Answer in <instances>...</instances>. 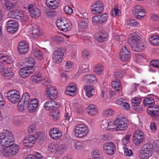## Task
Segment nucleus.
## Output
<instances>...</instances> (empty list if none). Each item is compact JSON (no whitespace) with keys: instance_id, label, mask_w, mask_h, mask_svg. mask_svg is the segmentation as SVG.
I'll use <instances>...</instances> for the list:
<instances>
[{"instance_id":"obj_30","label":"nucleus","mask_w":159,"mask_h":159,"mask_svg":"<svg viewBox=\"0 0 159 159\" xmlns=\"http://www.w3.org/2000/svg\"><path fill=\"white\" fill-rule=\"evenodd\" d=\"M148 113L151 116L157 117L159 116V107H154L152 110H148L147 111Z\"/></svg>"},{"instance_id":"obj_36","label":"nucleus","mask_w":159,"mask_h":159,"mask_svg":"<svg viewBox=\"0 0 159 159\" xmlns=\"http://www.w3.org/2000/svg\"><path fill=\"white\" fill-rule=\"evenodd\" d=\"M30 99V96L27 93H25L22 96L20 101L26 105H28Z\"/></svg>"},{"instance_id":"obj_1","label":"nucleus","mask_w":159,"mask_h":159,"mask_svg":"<svg viewBox=\"0 0 159 159\" xmlns=\"http://www.w3.org/2000/svg\"><path fill=\"white\" fill-rule=\"evenodd\" d=\"M128 42L132 50L135 52H140L145 48V44L141 41V37L135 33L129 35Z\"/></svg>"},{"instance_id":"obj_53","label":"nucleus","mask_w":159,"mask_h":159,"mask_svg":"<svg viewBox=\"0 0 159 159\" xmlns=\"http://www.w3.org/2000/svg\"><path fill=\"white\" fill-rule=\"evenodd\" d=\"M53 55H54L55 57L57 56H63L64 55V52L61 48L56 49L53 52Z\"/></svg>"},{"instance_id":"obj_3","label":"nucleus","mask_w":159,"mask_h":159,"mask_svg":"<svg viewBox=\"0 0 159 159\" xmlns=\"http://www.w3.org/2000/svg\"><path fill=\"white\" fill-rule=\"evenodd\" d=\"M0 144L3 147L7 146L14 142V138L12 133L8 130H3L0 133Z\"/></svg>"},{"instance_id":"obj_15","label":"nucleus","mask_w":159,"mask_h":159,"mask_svg":"<svg viewBox=\"0 0 159 159\" xmlns=\"http://www.w3.org/2000/svg\"><path fill=\"white\" fill-rule=\"evenodd\" d=\"M28 9L32 18H38L40 16L41 12L40 10L38 7H34L32 5H29Z\"/></svg>"},{"instance_id":"obj_31","label":"nucleus","mask_w":159,"mask_h":159,"mask_svg":"<svg viewBox=\"0 0 159 159\" xmlns=\"http://www.w3.org/2000/svg\"><path fill=\"white\" fill-rule=\"evenodd\" d=\"M114 112L112 109L108 108L104 110L102 112L103 116L105 117H108L112 116Z\"/></svg>"},{"instance_id":"obj_32","label":"nucleus","mask_w":159,"mask_h":159,"mask_svg":"<svg viewBox=\"0 0 159 159\" xmlns=\"http://www.w3.org/2000/svg\"><path fill=\"white\" fill-rule=\"evenodd\" d=\"M72 144L74 148L76 150H80L83 149L84 147L82 143L77 140H73Z\"/></svg>"},{"instance_id":"obj_54","label":"nucleus","mask_w":159,"mask_h":159,"mask_svg":"<svg viewBox=\"0 0 159 159\" xmlns=\"http://www.w3.org/2000/svg\"><path fill=\"white\" fill-rule=\"evenodd\" d=\"M139 24L138 21H136L134 19H130L128 20L127 25L129 26H136Z\"/></svg>"},{"instance_id":"obj_41","label":"nucleus","mask_w":159,"mask_h":159,"mask_svg":"<svg viewBox=\"0 0 159 159\" xmlns=\"http://www.w3.org/2000/svg\"><path fill=\"white\" fill-rule=\"evenodd\" d=\"M124 72L121 70H119L116 72L114 74L115 79L117 80H119L120 79L122 78L124 75Z\"/></svg>"},{"instance_id":"obj_5","label":"nucleus","mask_w":159,"mask_h":159,"mask_svg":"<svg viewBox=\"0 0 159 159\" xmlns=\"http://www.w3.org/2000/svg\"><path fill=\"white\" fill-rule=\"evenodd\" d=\"M153 146L149 143H147L143 145L141 149L139 155L142 159H147L152 156V154Z\"/></svg>"},{"instance_id":"obj_56","label":"nucleus","mask_w":159,"mask_h":159,"mask_svg":"<svg viewBox=\"0 0 159 159\" xmlns=\"http://www.w3.org/2000/svg\"><path fill=\"white\" fill-rule=\"evenodd\" d=\"M27 105L20 101L18 103L17 108L20 111H22L26 108Z\"/></svg>"},{"instance_id":"obj_42","label":"nucleus","mask_w":159,"mask_h":159,"mask_svg":"<svg viewBox=\"0 0 159 159\" xmlns=\"http://www.w3.org/2000/svg\"><path fill=\"white\" fill-rule=\"evenodd\" d=\"M120 80L113 81L112 83V86L115 90L119 91L120 87Z\"/></svg>"},{"instance_id":"obj_17","label":"nucleus","mask_w":159,"mask_h":159,"mask_svg":"<svg viewBox=\"0 0 159 159\" xmlns=\"http://www.w3.org/2000/svg\"><path fill=\"white\" fill-rule=\"evenodd\" d=\"M84 89L86 95L88 98H91L93 96L95 89L93 85L90 84L85 85Z\"/></svg>"},{"instance_id":"obj_23","label":"nucleus","mask_w":159,"mask_h":159,"mask_svg":"<svg viewBox=\"0 0 159 159\" xmlns=\"http://www.w3.org/2000/svg\"><path fill=\"white\" fill-rule=\"evenodd\" d=\"M2 68V74L5 76L6 79H9L13 76V73L11 68Z\"/></svg>"},{"instance_id":"obj_29","label":"nucleus","mask_w":159,"mask_h":159,"mask_svg":"<svg viewBox=\"0 0 159 159\" xmlns=\"http://www.w3.org/2000/svg\"><path fill=\"white\" fill-rule=\"evenodd\" d=\"M74 133L75 136L79 138H82L86 135L88 133V130H75Z\"/></svg>"},{"instance_id":"obj_35","label":"nucleus","mask_w":159,"mask_h":159,"mask_svg":"<svg viewBox=\"0 0 159 159\" xmlns=\"http://www.w3.org/2000/svg\"><path fill=\"white\" fill-rule=\"evenodd\" d=\"M42 79V75L40 74L34 75L31 77V80L35 83L39 82Z\"/></svg>"},{"instance_id":"obj_11","label":"nucleus","mask_w":159,"mask_h":159,"mask_svg":"<svg viewBox=\"0 0 159 159\" xmlns=\"http://www.w3.org/2000/svg\"><path fill=\"white\" fill-rule=\"evenodd\" d=\"M46 92L48 97L50 99L54 100L57 98L58 92L53 86L48 85L46 89Z\"/></svg>"},{"instance_id":"obj_22","label":"nucleus","mask_w":159,"mask_h":159,"mask_svg":"<svg viewBox=\"0 0 159 159\" xmlns=\"http://www.w3.org/2000/svg\"><path fill=\"white\" fill-rule=\"evenodd\" d=\"M18 49L20 54H24L28 51L29 46L27 43L25 41H23L19 43Z\"/></svg>"},{"instance_id":"obj_62","label":"nucleus","mask_w":159,"mask_h":159,"mask_svg":"<svg viewBox=\"0 0 159 159\" xmlns=\"http://www.w3.org/2000/svg\"><path fill=\"white\" fill-rule=\"evenodd\" d=\"M53 40L59 43H61L65 41L64 39L59 36L54 37L53 38Z\"/></svg>"},{"instance_id":"obj_2","label":"nucleus","mask_w":159,"mask_h":159,"mask_svg":"<svg viewBox=\"0 0 159 159\" xmlns=\"http://www.w3.org/2000/svg\"><path fill=\"white\" fill-rule=\"evenodd\" d=\"M38 139V142L42 143L44 139L43 134L40 132H36L33 134H30V136L26 137L23 141V144L28 147H31L34 145L36 140Z\"/></svg>"},{"instance_id":"obj_57","label":"nucleus","mask_w":159,"mask_h":159,"mask_svg":"<svg viewBox=\"0 0 159 159\" xmlns=\"http://www.w3.org/2000/svg\"><path fill=\"white\" fill-rule=\"evenodd\" d=\"M124 153L127 156H130L133 154L132 150L130 149H129L126 145H124Z\"/></svg>"},{"instance_id":"obj_10","label":"nucleus","mask_w":159,"mask_h":159,"mask_svg":"<svg viewBox=\"0 0 159 159\" xmlns=\"http://www.w3.org/2000/svg\"><path fill=\"white\" fill-rule=\"evenodd\" d=\"M133 13L138 19H141L144 16V10L143 8L140 5L134 6L133 9Z\"/></svg>"},{"instance_id":"obj_18","label":"nucleus","mask_w":159,"mask_h":159,"mask_svg":"<svg viewBox=\"0 0 159 159\" xmlns=\"http://www.w3.org/2000/svg\"><path fill=\"white\" fill-rule=\"evenodd\" d=\"M34 66H30L28 69H26L25 67H23L20 69L19 71L20 75L23 78H25L28 76L30 74L34 71V70L31 68H33Z\"/></svg>"},{"instance_id":"obj_24","label":"nucleus","mask_w":159,"mask_h":159,"mask_svg":"<svg viewBox=\"0 0 159 159\" xmlns=\"http://www.w3.org/2000/svg\"><path fill=\"white\" fill-rule=\"evenodd\" d=\"M49 134L52 139L55 140L60 139L62 136L61 132L59 130H50Z\"/></svg>"},{"instance_id":"obj_37","label":"nucleus","mask_w":159,"mask_h":159,"mask_svg":"<svg viewBox=\"0 0 159 159\" xmlns=\"http://www.w3.org/2000/svg\"><path fill=\"white\" fill-rule=\"evenodd\" d=\"M150 43L154 45H159V37L157 36H153L149 38Z\"/></svg>"},{"instance_id":"obj_61","label":"nucleus","mask_w":159,"mask_h":159,"mask_svg":"<svg viewBox=\"0 0 159 159\" xmlns=\"http://www.w3.org/2000/svg\"><path fill=\"white\" fill-rule=\"evenodd\" d=\"M120 11L118 8H114L112 9L111 12V15L113 16H119L120 13Z\"/></svg>"},{"instance_id":"obj_58","label":"nucleus","mask_w":159,"mask_h":159,"mask_svg":"<svg viewBox=\"0 0 159 159\" xmlns=\"http://www.w3.org/2000/svg\"><path fill=\"white\" fill-rule=\"evenodd\" d=\"M38 106L35 105H33L32 104H29L28 107V110L30 113L35 112L37 110Z\"/></svg>"},{"instance_id":"obj_60","label":"nucleus","mask_w":159,"mask_h":159,"mask_svg":"<svg viewBox=\"0 0 159 159\" xmlns=\"http://www.w3.org/2000/svg\"><path fill=\"white\" fill-rule=\"evenodd\" d=\"M109 122L106 120H102L100 124V126L102 129H108V126Z\"/></svg>"},{"instance_id":"obj_21","label":"nucleus","mask_w":159,"mask_h":159,"mask_svg":"<svg viewBox=\"0 0 159 159\" xmlns=\"http://www.w3.org/2000/svg\"><path fill=\"white\" fill-rule=\"evenodd\" d=\"M5 1L4 3L7 10H12L17 8V0H5Z\"/></svg>"},{"instance_id":"obj_9","label":"nucleus","mask_w":159,"mask_h":159,"mask_svg":"<svg viewBox=\"0 0 159 159\" xmlns=\"http://www.w3.org/2000/svg\"><path fill=\"white\" fill-rule=\"evenodd\" d=\"M103 4L101 1L96 2L91 6L92 13L94 14L101 13L103 11Z\"/></svg>"},{"instance_id":"obj_8","label":"nucleus","mask_w":159,"mask_h":159,"mask_svg":"<svg viewBox=\"0 0 159 159\" xmlns=\"http://www.w3.org/2000/svg\"><path fill=\"white\" fill-rule=\"evenodd\" d=\"M56 24L60 30L64 31H69L71 29L70 24L61 18L57 19Z\"/></svg>"},{"instance_id":"obj_59","label":"nucleus","mask_w":159,"mask_h":159,"mask_svg":"<svg viewBox=\"0 0 159 159\" xmlns=\"http://www.w3.org/2000/svg\"><path fill=\"white\" fill-rule=\"evenodd\" d=\"M143 139L133 136V142L136 145H139L143 142Z\"/></svg>"},{"instance_id":"obj_27","label":"nucleus","mask_w":159,"mask_h":159,"mask_svg":"<svg viewBox=\"0 0 159 159\" xmlns=\"http://www.w3.org/2000/svg\"><path fill=\"white\" fill-rule=\"evenodd\" d=\"M144 105L148 108L153 107L155 104V101L152 98H146L143 102Z\"/></svg>"},{"instance_id":"obj_28","label":"nucleus","mask_w":159,"mask_h":159,"mask_svg":"<svg viewBox=\"0 0 159 159\" xmlns=\"http://www.w3.org/2000/svg\"><path fill=\"white\" fill-rule=\"evenodd\" d=\"M55 102L53 101H47L44 104V107L45 109L47 111L53 110L54 108Z\"/></svg>"},{"instance_id":"obj_52","label":"nucleus","mask_w":159,"mask_h":159,"mask_svg":"<svg viewBox=\"0 0 159 159\" xmlns=\"http://www.w3.org/2000/svg\"><path fill=\"white\" fill-rule=\"evenodd\" d=\"M98 16L101 24L104 23L108 19V15L106 14H103L102 15H99Z\"/></svg>"},{"instance_id":"obj_43","label":"nucleus","mask_w":159,"mask_h":159,"mask_svg":"<svg viewBox=\"0 0 159 159\" xmlns=\"http://www.w3.org/2000/svg\"><path fill=\"white\" fill-rule=\"evenodd\" d=\"M57 145L55 143H51L49 144L48 148L49 151L52 153L57 152Z\"/></svg>"},{"instance_id":"obj_46","label":"nucleus","mask_w":159,"mask_h":159,"mask_svg":"<svg viewBox=\"0 0 159 159\" xmlns=\"http://www.w3.org/2000/svg\"><path fill=\"white\" fill-rule=\"evenodd\" d=\"M32 34H33V37L34 39H37L39 36H40L42 34L41 33L39 30L38 28L33 29L32 30Z\"/></svg>"},{"instance_id":"obj_26","label":"nucleus","mask_w":159,"mask_h":159,"mask_svg":"<svg viewBox=\"0 0 159 159\" xmlns=\"http://www.w3.org/2000/svg\"><path fill=\"white\" fill-rule=\"evenodd\" d=\"M88 114L91 116L96 115L98 113L97 109L96 106L90 104L87 107Z\"/></svg>"},{"instance_id":"obj_49","label":"nucleus","mask_w":159,"mask_h":159,"mask_svg":"<svg viewBox=\"0 0 159 159\" xmlns=\"http://www.w3.org/2000/svg\"><path fill=\"white\" fill-rule=\"evenodd\" d=\"M63 56H60L57 55L55 57L54 55H53V62L56 64H59L61 62L62 57Z\"/></svg>"},{"instance_id":"obj_55","label":"nucleus","mask_w":159,"mask_h":159,"mask_svg":"<svg viewBox=\"0 0 159 159\" xmlns=\"http://www.w3.org/2000/svg\"><path fill=\"white\" fill-rule=\"evenodd\" d=\"M141 101V99L135 97L132 100V104L134 106H138Z\"/></svg>"},{"instance_id":"obj_7","label":"nucleus","mask_w":159,"mask_h":159,"mask_svg":"<svg viewBox=\"0 0 159 159\" xmlns=\"http://www.w3.org/2000/svg\"><path fill=\"white\" fill-rule=\"evenodd\" d=\"M7 99L13 103L18 102L20 99L19 92L15 90L9 91L7 93Z\"/></svg>"},{"instance_id":"obj_44","label":"nucleus","mask_w":159,"mask_h":159,"mask_svg":"<svg viewBox=\"0 0 159 159\" xmlns=\"http://www.w3.org/2000/svg\"><path fill=\"white\" fill-rule=\"evenodd\" d=\"M34 57L37 59L41 60L42 58V54L41 51L38 49H35L33 52Z\"/></svg>"},{"instance_id":"obj_25","label":"nucleus","mask_w":159,"mask_h":159,"mask_svg":"<svg viewBox=\"0 0 159 159\" xmlns=\"http://www.w3.org/2000/svg\"><path fill=\"white\" fill-rule=\"evenodd\" d=\"M59 0H46V4L51 9H55L59 5Z\"/></svg>"},{"instance_id":"obj_13","label":"nucleus","mask_w":159,"mask_h":159,"mask_svg":"<svg viewBox=\"0 0 159 159\" xmlns=\"http://www.w3.org/2000/svg\"><path fill=\"white\" fill-rule=\"evenodd\" d=\"M7 16L9 18L22 19L24 18L23 12L20 10L15 9L9 12Z\"/></svg>"},{"instance_id":"obj_39","label":"nucleus","mask_w":159,"mask_h":159,"mask_svg":"<svg viewBox=\"0 0 159 159\" xmlns=\"http://www.w3.org/2000/svg\"><path fill=\"white\" fill-rule=\"evenodd\" d=\"M99 32L101 33V35L99 36L97 40L99 42H102L104 41L107 37V34L106 33L102 30V31H99Z\"/></svg>"},{"instance_id":"obj_47","label":"nucleus","mask_w":159,"mask_h":159,"mask_svg":"<svg viewBox=\"0 0 159 159\" xmlns=\"http://www.w3.org/2000/svg\"><path fill=\"white\" fill-rule=\"evenodd\" d=\"M133 136L136 138H141L143 139L144 135L143 131L141 130H135Z\"/></svg>"},{"instance_id":"obj_34","label":"nucleus","mask_w":159,"mask_h":159,"mask_svg":"<svg viewBox=\"0 0 159 159\" xmlns=\"http://www.w3.org/2000/svg\"><path fill=\"white\" fill-rule=\"evenodd\" d=\"M50 112V115L54 120H57L58 117L59 113L57 107L52 110Z\"/></svg>"},{"instance_id":"obj_64","label":"nucleus","mask_w":159,"mask_h":159,"mask_svg":"<svg viewBox=\"0 0 159 159\" xmlns=\"http://www.w3.org/2000/svg\"><path fill=\"white\" fill-rule=\"evenodd\" d=\"M26 63L29 64L33 65L35 63L34 59L31 57H30L26 58Z\"/></svg>"},{"instance_id":"obj_40","label":"nucleus","mask_w":159,"mask_h":159,"mask_svg":"<svg viewBox=\"0 0 159 159\" xmlns=\"http://www.w3.org/2000/svg\"><path fill=\"white\" fill-rule=\"evenodd\" d=\"M104 70V68L100 64L96 65L94 67V72L98 74H101Z\"/></svg>"},{"instance_id":"obj_19","label":"nucleus","mask_w":159,"mask_h":159,"mask_svg":"<svg viewBox=\"0 0 159 159\" xmlns=\"http://www.w3.org/2000/svg\"><path fill=\"white\" fill-rule=\"evenodd\" d=\"M83 80L86 82L88 84L90 83L93 85L97 82V79L95 75L93 74H90L85 76L83 78Z\"/></svg>"},{"instance_id":"obj_51","label":"nucleus","mask_w":159,"mask_h":159,"mask_svg":"<svg viewBox=\"0 0 159 159\" xmlns=\"http://www.w3.org/2000/svg\"><path fill=\"white\" fill-rule=\"evenodd\" d=\"M66 149V146L63 144H61L59 146L57 145V152L62 153Z\"/></svg>"},{"instance_id":"obj_20","label":"nucleus","mask_w":159,"mask_h":159,"mask_svg":"<svg viewBox=\"0 0 159 159\" xmlns=\"http://www.w3.org/2000/svg\"><path fill=\"white\" fill-rule=\"evenodd\" d=\"M76 90V85L74 83H73L69 84L66 89L65 92L67 94L72 96L75 95Z\"/></svg>"},{"instance_id":"obj_50","label":"nucleus","mask_w":159,"mask_h":159,"mask_svg":"<svg viewBox=\"0 0 159 159\" xmlns=\"http://www.w3.org/2000/svg\"><path fill=\"white\" fill-rule=\"evenodd\" d=\"M92 24L95 25H98L99 24H101L98 16H96L92 17Z\"/></svg>"},{"instance_id":"obj_38","label":"nucleus","mask_w":159,"mask_h":159,"mask_svg":"<svg viewBox=\"0 0 159 159\" xmlns=\"http://www.w3.org/2000/svg\"><path fill=\"white\" fill-rule=\"evenodd\" d=\"M88 20L84 19L80 21L79 25V28L84 29L87 28L88 26Z\"/></svg>"},{"instance_id":"obj_12","label":"nucleus","mask_w":159,"mask_h":159,"mask_svg":"<svg viewBox=\"0 0 159 159\" xmlns=\"http://www.w3.org/2000/svg\"><path fill=\"white\" fill-rule=\"evenodd\" d=\"M18 24L14 20H10L7 24V31L11 34H13L17 31Z\"/></svg>"},{"instance_id":"obj_33","label":"nucleus","mask_w":159,"mask_h":159,"mask_svg":"<svg viewBox=\"0 0 159 159\" xmlns=\"http://www.w3.org/2000/svg\"><path fill=\"white\" fill-rule=\"evenodd\" d=\"M0 60H2V62H6L7 64H9L12 61L10 56H7L4 54H0Z\"/></svg>"},{"instance_id":"obj_63","label":"nucleus","mask_w":159,"mask_h":159,"mask_svg":"<svg viewBox=\"0 0 159 159\" xmlns=\"http://www.w3.org/2000/svg\"><path fill=\"white\" fill-rule=\"evenodd\" d=\"M150 63L153 66L159 68V60H155L152 61Z\"/></svg>"},{"instance_id":"obj_6","label":"nucleus","mask_w":159,"mask_h":159,"mask_svg":"<svg viewBox=\"0 0 159 159\" xmlns=\"http://www.w3.org/2000/svg\"><path fill=\"white\" fill-rule=\"evenodd\" d=\"M19 150V147L16 144H11L6 146L4 149L3 153L4 155L8 157L15 156Z\"/></svg>"},{"instance_id":"obj_14","label":"nucleus","mask_w":159,"mask_h":159,"mask_svg":"<svg viewBox=\"0 0 159 159\" xmlns=\"http://www.w3.org/2000/svg\"><path fill=\"white\" fill-rule=\"evenodd\" d=\"M120 59L124 61H127L130 58V52L125 46L123 47L121 51L120 52Z\"/></svg>"},{"instance_id":"obj_48","label":"nucleus","mask_w":159,"mask_h":159,"mask_svg":"<svg viewBox=\"0 0 159 159\" xmlns=\"http://www.w3.org/2000/svg\"><path fill=\"white\" fill-rule=\"evenodd\" d=\"M73 68V66L71 62L68 61L65 65L64 70L66 72H69Z\"/></svg>"},{"instance_id":"obj_45","label":"nucleus","mask_w":159,"mask_h":159,"mask_svg":"<svg viewBox=\"0 0 159 159\" xmlns=\"http://www.w3.org/2000/svg\"><path fill=\"white\" fill-rule=\"evenodd\" d=\"M101 152L98 149L94 150L92 152V157L93 158L98 159L100 157Z\"/></svg>"},{"instance_id":"obj_16","label":"nucleus","mask_w":159,"mask_h":159,"mask_svg":"<svg viewBox=\"0 0 159 159\" xmlns=\"http://www.w3.org/2000/svg\"><path fill=\"white\" fill-rule=\"evenodd\" d=\"M103 148L105 152L109 155H112L114 153L115 148L112 142L105 143L103 145Z\"/></svg>"},{"instance_id":"obj_4","label":"nucleus","mask_w":159,"mask_h":159,"mask_svg":"<svg viewBox=\"0 0 159 159\" xmlns=\"http://www.w3.org/2000/svg\"><path fill=\"white\" fill-rule=\"evenodd\" d=\"M123 117L119 116H117L115 120V122L110 121L109 122L108 128L107 129H120V128H128V124L127 122L123 120Z\"/></svg>"}]
</instances>
